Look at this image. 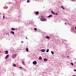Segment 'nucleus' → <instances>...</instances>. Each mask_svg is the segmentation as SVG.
I'll return each mask as SVG.
<instances>
[{
	"instance_id": "nucleus-14",
	"label": "nucleus",
	"mask_w": 76,
	"mask_h": 76,
	"mask_svg": "<svg viewBox=\"0 0 76 76\" xmlns=\"http://www.w3.org/2000/svg\"><path fill=\"white\" fill-rule=\"evenodd\" d=\"M5 52H6V54H8V52L7 51H5Z\"/></svg>"
},
{
	"instance_id": "nucleus-21",
	"label": "nucleus",
	"mask_w": 76,
	"mask_h": 76,
	"mask_svg": "<svg viewBox=\"0 0 76 76\" xmlns=\"http://www.w3.org/2000/svg\"><path fill=\"white\" fill-rule=\"evenodd\" d=\"M27 3H29V2H30V1L29 0H27Z\"/></svg>"
},
{
	"instance_id": "nucleus-20",
	"label": "nucleus",
	"mask_w": 76,
	"mask_h": 76,
	"mask_svg": "<svg viewBox=\"0 0 76 76\" xmlns=\"http://www.w3.org/2000/svg\"><path fill=\"white\" fill-rule=\"evenodd\" d=\"M34 30H35V31H37V28H35Z\"/></svg>"
},
{
	"instance_id": "nucleus-9",
	"label": "nucleus",
	"mask_w": 76,
	"mask_h": 76,
	"mask_svg": "<svg viewBox=\"0 0 76 76\" xmlns=\"http://www.w3.org/2000/svg\"><path fill=\"white\" fill-rule=\"evenodd\" d=\"M11 33H12V34H13V35H14V34H15V33L13 31H11Z\"/></svg>"
},
{
	"instance_id": "nucleus-18",
	"label": "nucleus",
	"mask_w": 76,
	"mask_h": 76,
	"mask_svg": "<svg viewBox=\"0 0 76 76\" xmlns=\"http://www.w3.org/2000/svg\"><path fill=\"white\" fill-rule=\"evenodd\" d=\"M22 63L23 64V65H25V63H24V62L23 61H22Z\"/></svg>"
},
{
	"instance_id": "nucleus-31",
	"label": "nucleus",
	"mask_w": 76,
	"mask_h": 76,
	"mask_svg": "<svg viewBox=\"0 0 76 76\" xmlns=\"http://www.w3.org/2000/svg\"><path fill=\"white\" fill-rule=\"evenodd\" d=\"M26 39H28V38H27V37H26Z\"/></svg>"
},
{
	"instance_id": "nucleus-32",
	"label": "nucleus",
	"mask_w": 76,
	"mask_h": 76,
	"mask_svg": "<svg viewBox=\"0 0 76 76\" xmlns=\"http://www.w3.org/2000/svg\"><path fill=\"white\" fill-rule=\"evenodd\" d=\"M71 61H72L71 60Z\"/></svg>"
},
{
	"instance_id": "nucleus-15",
	"label": "nucleus",
	"mask_w": 76,
	"mask_h": 76,
	"mask_svg": "<svg viewBox=\"0 0 76 76\" xmlns=\"http://www.w3.org/2000/svg\"><path fill=\"white\" fill-rule=\"evenodd\" d=\"M26 51H28V48H26Z\"/></svg>"
},
{
	"instance_id": "nucleus-24",
	"label": "nucleus",
	"mask_w": 76,
	"mask_h": 76,
	"mask_svg": "<svg viewBox=\"0 0 76 76\" xmlns=\"http://www.w3.org/2000/svg\"><path fill=\"white\" fill-rule=\"evenodd\" d=\"M58 15V13H56V15Z\"/></svg>"
},
{
	"instance_id": "nucleus-12",
	"label": "nucleus",
	"mask_w": 76,
	"mask_h": 76,
	"mask_svg": "<svg viewBox=\"0 0 76 76\" xmlns=\"http://www.w3.org/2000/svg\"><path fill=\"white\" fill-rule=\"evenodd\" d=\"M52 15H50L48 17V18H50L51 17H52Z\"/></svg>"
},
{
	"instance_id": "nucleus-8",
	"label": "nucleus",
	"mask_w": 76,
	"mask_h": 76,
	"mask_svg": "<svg viewBox=\"0 0 76 76\" xmlns=\"http://www.w3.org/2000/svg\"><path fill=\"white\" fill-rule=\"evenodd\" d=\"M44 61H48V60L46 58H44Z\"/></svg>"
},
{
	"instance_id": "nucleus-19",
	"label": "nucleus",
	"mask_w": 76,
	"mask_h": 76,
	"mask_svg": "<svg viewBox=\"0 0 76 76\" xmlns=\"http://www.w3.org/2000/svg\"><path fill=\"white\" fill-rule=\"evenodd\" d=\"M13 66H14V67H16V64H13Z\"/></svg>"
},
{
	"instance_id": "nucleus-27",
	"label": "nucleus",
	"mask_w": 76,
	"mask_h": 76,
	"mask_svg": "<svg viewBox=\"0 0 76 76\" xmlns=\"http://www.w3.org/2000/svg\"><path fill=\"white\" fill-rule=\"evenodd\" d=\"M5 18V17H4V16H3V18Z\"/></svg>"
},
{
	"instance_id": "nucleus-13",
	"label": "nucleus",
	"mask_w": 76,
	"mask_h": 76,
	"mask_svg": "<svg viewBox=\"0 0 76 76\" xmlns=\"http://www.w3.org/2000/svg\"><path fill=\"white\" fill-rule=\"evenodd\" d=\"M46 38H47V39H50V37L49 36L48 37H46Z\"/></svg>"
},
{
	"instance_id": "nucleus-17",
	"label": "nucleus",
	"mask_w": 76,
	"mask_h": 76,
	"mask_svg": "<svg viewBox=\"0 0 76 76\" xmlns=\"http://www.w3.org/2000/svg\"><path fill=\"white\" fill-rule=\"evenodd\" d=\"M51 53H52V54H54V52H53V51H51Z\"/></svg>"
},
{
	"instance_id": "nucleus-2",
	"label": "nucleus",
	"mask_w": 76,
	"mask_h": 76,
	"mask_svg": "<svg viewBox=\"0 0 76 76\" xmlns=\"http://www.w3.org/2000/svg\"><path fill=\"white\" fill-rule=\"evenodd\" d=\"M37 63V61H34V62H33V64H34V65H36Z\"/></svg>"
},
{
	"instance_id": "nucleus-11",
	"label": "nucleus",
	"mask_w": 76,
	"mask_h": 76,
	"mask_svg": "<svg viewBox=\"0 0 76 76\" xmlns=\"http://www.w3.org/2000/svg\"><path fill=\"white\" fill-rule=\"evenodd\" d=\"M11 30H12V31H15V29L13 28H11Z\"/></svg>"
},
{
	"instance_id": "nucleus-28",
	"label": "nucleus",
	"mask_w": 76,
	"mask_h": 76,
	"mask_svg": "<svg viewBox=\"0 0 76 76\" xmlns=\"http://www.w3.org/2000/svg\"><path fill=\"white\" fill-rule=\"evenodd\" d=\"M23 41L22 42V43H23Z\"/></svg>"
},
{
	"instance_id": "nucleus-6",
	"label": "nucleus",
	"mask_w": 76,
	"mask_h": 76,
	"mask_svg": "<svg viewBox=\"0 0 76 76\" xmlns=\"http://www.w3.org/2000/svg\"><path fill=\"white\" fill-rule=\"evenodd\" d=\"M39 13V12L38 11L36 12L35 13V14L36 15H38Z\"/></svg>"
},
{
	"instance_id": "nucleus-30",
	"label": "nucleus",
	"mask_w": 76,
	"mask_h": 76,
	"mask_svg": "<svg viewBox=\"0 0 76 76\" xmlns=\"http://www.w3.org/2000/svg\"><path fill=\"white\" fill-rule=\"evenodd\" d=\"M65 24H66V23H65Z\"/></svg>"
},
{
	"instance_id": "nucleus-7",
	"label": "nucleus",
	"mask_w": 76,
	"mask_h": 76,
	"mask_svg": "<svg viewBox=\"0 0 76 76\" xmlns=\"http://www.w3.org/2000/svg\"><path fill=\"white\" fill-rule=\"evenodd\" d=\"M39 60H42V57L41 56H40L39 57Z\"/></svg>"
},
{
	"instance_id": "nucleus-1",
	"label": "nucleus",
	"mask_w": 76,
	"mask_h": 76,
	"mask_svg": "<svg viewBox=\"0 0 76 76\" xmlns=\"http://www.w3.org/2000/svg\"><path fill=\"white\" fill-rule=\"evenodd\" d=\"M12 57L13 58H15L16 57V54H15L12 55Z\"/></svg>"
},
{
	"instance_id": "nucleus-10",
	"label": "nucleus",
	"mask_w": 76,
	"mask_h": 76,
	"mask_svg": "<svg viewBox=\"0 0 76 76\" xmlns=\"http://www.w3.org/2000/svg\"><path fill=\"white\" fill-rule=\"evenodd\" d=\"M51 12L52 13H53V15H56V14L54 12H53V11H51Z\"/></svg>"
},
{
	"instance_id": "nucleus-25",
	"label": "nucleus",
	"mask_w": 76,
	"mask_h": 76,
	"mask_svg": "<svg viewBox=\"0 0 76 76\" xmlns=\"http://www.w3.org/2000/svg\"><path fill=\"white\" fill-rule=\"evenodd\" d=\"M74 72H76V69H74Z\"/></svg>"
},
{
	"instance_id": "nucleus-22",
	"label": "nucleus",
	"mask_w": 76,
	"mask_h": 76,
	"mask_svg": "<svg viewBox=\"0 0 76 76\" xmlns=\"http://www.w3.org/2000/svg\"><path fill=\"white\" fill-rule=\"evenodd\" d=\"M48 51H49V49H48L47 50V51H46V52H48Z\"/></svg>"
},
{
	"instance_id": "nucleus-5",
	"label": "nucleus",
	"mask_w": 76,
	"mask_h": 76,
	"mask_svg": "<svg viewBox=\"0 0 76 76\" xmlns=\"http://www.w3.org/2000/svg\"><path fill=\"white\" fill-rule=\"evenodd\" d=\"M9 55H7L5 57V58L6 59H7V58H8V57H9Z\"/></svg>"
},
{
	"instance_id": "nucleus-23",
	"label": "nucleus",
	"mask_w": 76,
	"mask_h": 76,
	"mask_svg": "<svg viewBox=\"0 0 76 76\" xmlns=\"http://www.w3.org/2000/svg\"><path fill=\"white\" fill-rule=\"evenodd\" d=\"M71 64L72 65V66H73V63H71Z\"/></svg>"
},
{
	"instance_id": "nucleus-29",
	"label": "nucleus",
	"mask_w": 76,
	"mask_h": 76,
	"mask_svg": "<svg viewBox=\"0 0 76 76\" xmlns=\"http://www.w3.org/2000/svg\"><path fill=\"white\" fill-rule=\"evenodd\" d=\"M73 76H76V75H73Z\"/></svg>"
},
{
	"instance_id": "nucleus-26",
	"label": "nucleus",
	"mask_w": 76,
	"mask_h": 76,
	"mask_svg": "<svg viewBox=\"0 0 76 76\" xmlns=\"http://www.w3.org/2000/svg\"><path fill=\"white\" fill-rule=\"evenodd\" d=\"M19 68H20V69H22V67H19Z\"/></svg>"
},
{
	"instance_id": "nucleus-16",
	"label": "nucleus",
	"mask_w": 76,
	"mask_h": 76,
	"mask_svg": "<svg viewBox=\"0 0 76 76\" xmlns=\"http://www.w3.org/2000/svg\"><path fill=\"white\" fill-rule=\"evenodd\" d=\"M61 8H63V10H64V7H63L62 6H61Z\"/></svg>"
},
{
	"instance_id": "nucleus-3",
	"label": "nucleus",
	"mask_w": 76,
	"mask_h": 76,
	"mask_svg": "<svg viewBox=\"0 0 76 76\" xmlns=\"http://www.w3.org/2000/svg\"><path fill=\"white\" fill-rule=\"evenodd\" d=\"M40 20L41 21H44V18H40Z\"/></svg>"
},
{
	"instance_id": "nucleus-4",
	"label": "nucleus",
	"mask_w": 76,
	"mask_h": 76,
	"mask_svg": "<svg viewBox=\"0 0 76 76\" xmlns=\"http://www.w3.org/2000/svg\"><path fill=\"white\" fill-rule=\"evenodd\" d=\"M40 51L42 52H45V49H42L40 50Z\"/></svg>"
}]
</instances>
